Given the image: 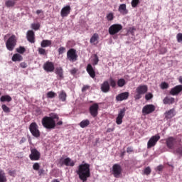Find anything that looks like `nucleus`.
I'll list each match as a JSON object with an SVG mask.
<instances>
[{
	"mask_svg": "<svg viewBox=\"0 0 182 182\" xmlns=\"http://www.w3.org/2000/svg\"><path fill=\"white\" fill-rule=\"evenodd\" d=\"M176 153H178V154H180L181 156H182V146L178 147L176 149Z\"/></svg>",
	"mask_w": 182,
	"mask_h": 182,
	"instance_id": "4d7b16f0",
	"label": "nucleus"
},
{
	"mask_svg": "<svg viewBox=\"0 0 182 182\" xmlns=\"http://www.w3.org/2000/svg\"><path fill=\"white\" fill-rule=\"evenodd\" d=\"M127 153H133V148H132V147H128V148L127 149Z\"/></svg>",
	"mask_w": 182,
	"mask_h": 182,
	"instance_id": "680f3d73",
	"label": "nucleus"
},
{
	"mask_svg": "<svg viewBox=\"0 0 182 182\" xmlns=\"http://www.w3.org/2000/svg\"><path fill=\"white\" fill-rule=\"evenodd\" d=\"M122 166L119 164H115L112 166V174L116 178H119L122 176Z\"/></svg>",
	"mask_w": 182,
	"mask_h": 182,
	"instance_id": "1a4fd4ad",
	"label": "nucleus"
},
{
	"mask_svg": "<svg viewBox=\"0 0 182 182\" xmlns=\"http://www.w3.org/2000/svg\"><path fill=\"white\" fill-rule=\"evenodd\" d=\"M65 50H66V48L65 47H60L58 48L59 55H63V53H65Z\"/></svg>",
	"mask_w": 182,
	"mask_h": 182,
	"instance_id": "603ef678",
	"label": "nucleus"
},
{
	"mask_svg": "<svg viewBox=\"0 0 182 182\" xmlns=\"http://www.w3.org/2000/svg\"><path fill=\"white\" fill-rule=\"evenodd\" d=\"M98 41H99V34L95 33L91 37L90 42V43H92L93 45H97L99 43Z\"/></svg>",
	"mask_w": 182,
	"mask_h": 182,
	"instance_id": "cd10ccee",
	"label": "nucleus"
},
{
	"mask_svg": "<svg viewBox=\"0 0 182 182\" xmlns=\"http://www.w3.org/2000/svg\"><path fill=\"white\" fill-rule=\"evenodd\" d=\"M20 66L22 68V69H26V68H28V63L26 62H22L20 63Z\"/></svg>",
	"mask_w": 182,
	"mask_h": 182,
	"instance_id": "864d4df0",
	"label": "nucleus"
},
{
	"mask_svg": "<svg viewBox=\"0 0 182 182\" xmlns=\"http://www.w3.org/2000/svg\"><path fill=\"white\" fill-rule=\"evenodd\" d=\"M52 45V41L50 40H43L41 43V48H48Z\"/></svg>",
	"mask_w": 182,
	"mask_h": 182,
	"instance_id": "7c9ffc66",
	"label": "nucleus"
},
{
	"mask_svg": "<svg viewBox=\"0 0 182 182\" xmlns=\"http://www.w3.org/2000/svg\"><path fill=\"white\" fill-rule=\"evenodd\" d=\"M77 68H73L72 70H70V73L72 75H76V73H77Z\"/></svg>",
	"mask_w": 182,
	"mask_h": 182,
	"instance_id": "6e6d98bb",
	"label": "nucleus"
},
{
	"mask_svg": "<svg viewBox=\"0 0 182 182\" xmlns=\"http://www.w3.org/2000/svg\"><path fill=\"white\" fill-rule=\"evenodd\" d=\"M124 85H126V80H124L123 78H120L118 80L117 86L119 87H123V86H124Z\"/></svg>",
	"mask_w": 182,
	"mask_h": 182,
	"instance_id": "f704fd0d",
	"label": "nucleus"
},
{
	"mask_svg": "<svg viewBox=\"0 0 182 182\" xmlns=\"http://www.w3.org/2000/svg\"><path fill=\"white\" fill-rule=\"evenodd\" d=\"M0 182H6V175L2 169H0Z\"/></svg>",
	"mask_w": 182,
	"mask_h": 182,
	"instance_id": "473e14b6",
	"label": "nucleus"
},
{
	"mask_svg": "<svg viewBox=\"0 0 182 182\" xmlns=\"http://www.w3.org/2000/svg\"><path fill=\"white\" fill-rule=\"evenodd\" d=\"M89 112L92 117H96L99 114V104H92L89 108Z\"/></svg>",
	"mask_w": 182,
	"mask_h": 182,
	"instance_id": "f8f14e48",
	"label": "nucleus"
},
{
	"mask_svg": "<svg viewBox=\"0 0 182 182\" xmlns=\"http://www.w3.org/2000/svg\"><path fill=\"white\" fill-rule=\"evenodd\" d=\"M36 14L37 15H39V14H42V10H37Z\"/></svg>",
	"mask_w": 182,
	"mask_h": 182,
	"instance_id": "338daca9",
	"label": "nucleus"
},
{
	"mask_svg": "<svg viewBox=\"0 0 182 182\" xmlns=\"http://www.w3.org/2000/svg\"><path fill=\"white\" fill-rule=\"evenodd\" d=\"M149 90L147 85H139L136 88L134 98L135 100H140L143 97V95H146Z\"/></svg>",
	"mask_w": 182,
	"mask_h": 182,
	"instance_id": "7ed1b4c3",
	"label": "nucleus"
},
{
	"mask_svg": "<svg viewBox=\"0 0 182 182\" xmlns=\"http://www.w3.org/2000/svg\"><path fill=\"white\" fill-rule=\"evenodd\" d=\"M71 9L70 6H64L60 11V16L62 18H66V16L70 14Z\"/></svg>",
	"mask_w": 182,
	"mask_h": 182,
	"instance_id": "412c9836",
	"label": "nucleus"
},
{
	"mask_svg": "<svg viewBox=\"0 0 182 182\" xmlns=\"http://www.w3.org/2000/svg\"><path fill=\"white\" fill-rule=\"evenodd\" d=\"M57 96H58V95L56 94V92H55L53 91H50L47 93L48 99H53L54 97H56Z\"/></svg>",
	"mask_w": 182,
	"mask_h": 182,
	"instance_id": "c9c22d12",
	"label": "nucleus"
},
{
	"mask_svg": "<svg viewBox=\"0 0 182 182\" xmlns=\"http://www.w3.org/2000/svg\"><path fill=\"white\" fill-rule=\"evenodd\" d=\"M67 97H68V94H66V92H65V90H61L60 92H58V99L60 102H66Z\"/></svg>",
	"mask_w": 182,
	"mask_h": 182,
	"instance_id": "a878e982",
	"label": "nucleus"
},
{
	"mask_svg": "<svg viewBox=\"0 0 182 182\" xmlns=\"http://www.w3.org/2000/svg\"><path fill=\"white\" fill-rule=\"evenodd\" d=\"M44 171H45L43 169H38V174L41 176V174H43Z\"/></svg>",
	"mask_w": 182,
	"mask_h": 182,
	"instance_id": "0e129e2a",
	"label": "nucleus"
},
{
	"mask_svg": "<svg viewBox=\"0 0 182 182\" xmlns=\"http://www.w3.org/2000/svg\"><path fill=\"white\" fill-rule=\"evenodd\" d=\"M176 39L179 43H182V33H179L176 36Z\"/></svg>",
	"mask_w": 182,
	"mask_h": 182,
	"instance_id": "a18cd8bd",
	"label": "nucleus"
},
{
	"mask_svg": "<svg viewBox=\"0 0 182 182\" xmlns=\"http://www.w3.org/2000/svg\"><path fill=\"white\" fill-rule=\"evenodd\" d=\"M55 73L57 75L58 80H63L65 76L63 75V68L62 67H57L55 69Z\"/></svg>",
	"mask_w": 182,
	"mask_h": 182,
	"instance_id": "a211bd4d",
	"label": "nucleus"
},
{
	"mask_svg": "<svg viewBox=\"0 0 182 182\" xmlns=\"http://www.w3.org/2000/svg\"><path fill=\"white\" fill-rule=\"evenodd\" d=\"M43 68L47 73H52L55 71V64L50 61H46Z\"/></svg>",
	"mask_w": 182,
	"mask_h": 182,
	"instance_id": "ddd939ff",
	"label": "nucleus"
},
{
	"mask_svg": "<svg viewBox=\"0 0 182 182\" xmlns=\"http://www.w3.org/2000/svg\"><path fill=\"white\" fill-rule=\"evenodd\" d=\"M100 89L101 92L103 93H109V92H110V84L109 83V81H104L103 83L101 84Z\"/></svg>",
	"mask_w": 182,
	"mask_h": 182,
	"instance_id": "f3484780",
	"label": "nucleus"
},
{
	"mask_svg": "<svg viewBox=\"0 0 182 182\" xmlns=\"http://www.w3.org/2000/svg\"><path fill=\"white\" fill-rule=\"evenodd\" d=\"M176 102L174 97H165L163 100L164 105H173Z\"/></svg>",
	"mask_w": 182,
	"mask_h": 182,
	"instance_id": "bb28decb",
	"label": "nucleus"
},
{
	"mask_svg": "<svg viewBox=\"0 0 182 182\" xmlns=\"http://www.w3.org/2000/svg\"><path fill=\"white\" fill-rule=\"evenodd\" d=\"M160 140V135L156 134L150 138L147 143L148 149H151V147H154L156 144H157V141Z\"/></svg>",
	"mask_w": 182,
	"mask_h": 182,
	"instance_id": "9d476101",
	"label": "nucleus"
},
{
	"mask_svg": "<svg viewBox=\"0 0 182 182\" xmlns=\"http://www.w3.org/2000/svg\"><path fill=\"white\" fill-rule=\"evenodd\" d=\"M11 36V34L10 33H7L6 35L4 36V41L5 39H6V38Z\"/></svg>",
	"mask_w": 182,
	"mask_h": 182,
	"instance_id": "69168bd1",
	"label": "nucleus"
},
{
	"mask_svg": "<svg viewBox=\"0 0 182 182\" xmlns=\"http://www.w3.org/2000/svg\"><path fill=\"white\" fill-rule=\"evenodd\" d=\"M61 164H64V166L73 167L75 166V161H72L70 158H66L62 161V159H60Z\"/></svg>",
	"mask_w": 182,
	"mask_h": 182,
	"instance_id": "b1692460",
	"label": "nucleus"
},
{
	"mask_svg": "<svg viewBox=\"0 0 182 182\" xmlns=\"http://www.w3.org/2000/svg\"><path fill=\"white\" fill-rule=\"evenodd\" d=\"M25 48L24 47H22V46H20L18 48H17V52L18 53H25Z\"/></svg>",
	"mask_w": 182,
	"mask_h": 182,
	"instance_id": "49530a36",
	"label": "nucleus"
},
{
	"mask_svg": "<svg viewBox=\"0 0 182 182\" xmlns=\"http://www.w3.org/2000/svg\"><path fill=\"white\" fill-rule=\"evenodd\" d=\"M38 53L39 55H46V50L42 48H38Z\"/></svg>",
	"mask_w": 182,
	"mask_h": 182,
	"instance_id": "09e8293b",
	"label": "nucleus"
},
{
	"mask_svg": "<svg viewBox=\"0 0 182 182\" xmlns=\"http://www.w3.org/2000/svg\"><path fill=\"white\" fill-rule=\"evenodd\" d=\"M16 36L12 35L10 36L6 42V48L10 52H12L16 46Z\"/></svg>",
	"mask_w": 182,
	"mask_h": 182,
	"instance_id": "20e7f679",
	"label": "nucleus"
},
{
	"mask_svg": "<svg viewBox=\"0 0 182 182\" xmlns=\"http://www.w3.org/2000/svg\"><path fill=\"white\" fill-rule=\"evenodd\" d=\"M109 86H111V87H112V89H114L116 87L117 85V82L116 80L114 79H113L112 77L109 78Z\"/></svg>",
	"mask_w": 182,
	"mask_h": 182,
	"instance_id": "e433bc0d",
	"label": "nucleus"
},
{
	"mask_svg": "<svg viewBox=\"0 0 182 182\" xmlns=\"http://www.w3.org/2000/svg\"><path fill=\"white\" fill-rule=\"evenodd\" d=\"M90 124V121L89 119H83L80 122L79 126L82 129H85V127H87Z\"/></svg>",
	"mask_w": 182,
	"mask_h": 182,
	"instance_id": "c756f323",
	"label": "nucleus"
},
{
	"mask_svg": "<svg viewBox=\"0 0 182 182\" xmlns=\"http://www.w3.org/2000/svg\"><path fill=\"white\" fill-rule=\"evenodd\" d=\"M122 29H123V26H122V24L115 23L110 26L108 29V32L109 35L113 36L119 33Z\"/></svg>",
	"mask_w": 182,
	"mask_h": 182,
	"instance_id": "423d86ee",
	"label": "nucleus"
},
{
	"mask_svg": "<svg viewBox=\"0 0 182 182\" xmlns=\"http://www.w3.org/2000/svg\"><path fill=\"white\" fill-rule=\"evenodd\" d=\"M86 70L88 75H90V77H92V79H95V77H96V72L95 71V69H93V66H92V64H88L87 65Z\"/></svg>",
	"mask_w": 182,
	"mask_h": 182,
	"instance_id": "4be33fe9",
	"label": "nucleus"
},
{
	"mask_svg": "<svg viewBox=\"0 0 182 182\" xmlns=\"http://www.w3.org/2000/svg\"><path fill=\"white\" fill-rule=\"evenodd\" d=\"M77 53H76V50L75 48H70L67 52V59L70 60V62H76L77 60Z\"/></svg>",
	"mask_w": 182,
	"mask_h": 182,
	"instance_id": "6e6552de",
	"label": "nucleus"
},
{
	"mask_svg": "<svg viewBox=\"0 0 182 182\" xmlns=\"http://www.w3.org/2000/svg\"><path fill=\"white\" fill-rule=\"evenodd\" d=\"M90 89V86L89 85H84L83 87L82 88V92H86V90H89Z\"/></svg>",
	"mask_w": 182,
	"mask_h": 182,
	"instance_id": "5fc2aeb1",
	"label": "nucleus"
},
{
	"mask_svg": "<svg viewBox=\"0 0 182 182\" xmlns=\"http://www.w3.org/2000/svg\"><path fill=\"white\" fill-rule=\"evenodd\" d=\"M107 21H113V19H114V15L113 14V13H109L107 14Z\"/></svg>",
	"mask_w": 182,
	"mask_h": 182,
	"instance_id": "37998d69",
	"label": "nucleus"
},
{
	"mask_svg": "<svg viewBox=\"0 0 182 182\" xmlns=\"http://www.w3.org/2000/svg\"><path fill=\"white\" fill-rule=\"evenodd\" d=\"M166 141L168 149H173V147H174V144H176V139L173 136H169L166 139Z\"/></svg>",
	"mask_w": 182,
	"mask_h": 182,
	"instance_id": "5701e85b",
	"label": "nucleus"
},
{
	"mask_svg": "<svg viewBox=\"0 0 182 182\" xmlns=\"http://www.w3.org/2000/svg\"><path fill=\"white\" fill-rule=\"evenodd\" d=\"M25 141H26V138L22 137L21 139L19 141V144H23V143H25Z\"/></svg>",
	"mask_w": 182,
	"mask_h": 182,
	"instance_id": "bf43d9fd",
	"label": "nucleus"
},
{
	"mask_svg": "<svg viewBox=\"0 0 182 182\" xmlns=\"http://www.w3.org/2000/svg\"><path fill=\"white\" fill-rule=\"evenodd\" d=\"M0 102H8L9 103V102H12V97L9 95H3L0 97Z\"/></svg>",
	"mask_w": 182,
	"mask_h": 182,
	"instance_id": "2f4dec72",
	"label": "nucleus"
},
{
	"mask_svg": "<svg viewBox=\"0 0 182 182\" xmlns=\"http://www.w3.org/2000/svg\"><path fill=\"white\" fill-rule=\"evenodd\" d=\"M1 109L4 113H11V109L6 105H2Z\"/></svg>",
	"mask_w": 182,
	"mask_h": 182,
	"instance_id": "4c0bfd02",
	"label": "nucleus"
},
{
	"mask_svg": "<svg viewBox=\"0 0 182 182\" xmlns=\"http://www.w3.org/2000/svg\"><path fill=\"white\" fill-rule=\"evenodd\" d=\"M33 170H36V171H39V168H41V165H39L38 163H35L33 165Z\"/></svg>",
	"mask_w": 182,
	"mask_h": 182,
	"instance_id": "c03bdc74",
	"label": "nucleus"
},
{
	"mask_svg": "<svg viewBox=\"0 0 182 182\" xmlns=\"http://www.w3.org/2000/svg\"><path fill=\"white\" fill-rule=\"evenodd\" d=\"M9 176H11V177H15V176H16V171L9 169Z\"/></svg>",
	"mask_w": 182,
	"mask_h": 182,
	"instance_id": "de8ad7c7",
	"label": "nucleus"
},
{
	"mask_svg": "<svg viewBox=\"0 0 182 182\" xmlns=\"http://www.w3.org/2000/svg\"><path fill=\"white\" fill-rule=\"evenodd\" d=\"M129 96H130V93L129 92H122L116 96V100L117 102H123V100H127L129 99Z\"/></svg>",
	"mask_w": 182,
	"mask_h": 182,
	"instance_id": "2eb2a0df",
	"label": "nucleus"
},
{
	"mask_svg": "<svg viewBox=\"0 0 182 182\" xmlns=\"http://www.w3.org/2000/svg\"><path fill=\"white\" fill-rule=\"evenodd\" d=\"M164 168V166L163 165H159L156 168L158 171H161Z\"/></svg>",
	"mask_w": 182,
	"mask_h": 182,
	"instance_id": "13d9d810",
	"label": "nucleus"
},
{
	"mask_svg": "<svg viewBox=\"0 0 182 182\" xmlns=\"http://www.w3.org/2000/svg\"><path fill=\"white\" fill-rule=\"evenodd\" d=\"M112 132H114V128H108L107 129V133H112Z\"/></svg>",
	"mask_w": 182,
	"mask_h": 182,
	"instance_id": "052dcab7",
	"label": "nucleus"
},
{
	"mask_svg": "<svg viewBox=\"0 0 182 182\" xmlns=\"http://www.w3.org/2000/svg\"><path fill=\"white\" fill-rule=\"evenodd\" d=\"M15 1L13 0H7L5 2V5L7 8H14L15 6Z\"/></svg>",
	"mask_w": 182,
	"mask_h": 182,
	"instance_id": "72a5a7b5",
	"label": "nucleus"
},
{
	"mask_svg": "<svg viewBox=\"0 0 182 182\" xmlns=\"http://www.w3.org/2000/svg\"><path fill=\"white\" fill-rule=\"evenodd\" d=\"M29 130L33 137H40L41 132L39 131V127L36 122H32L29 126Z\"/></svg>",
	"mask_w": 182,
	"mask_h": 182,
	"instance_id": "39448f33",
	"label": "nucleus"
},
{
	"mask_svg": "<svg viewBox=\"0 0 182 182\" xmlns=\"http://www.w3.org/2000/svg\"><path fill=\"white\" fill-rule=\"evenodd\" d=\"M145 99H146V100H150L153 99V94L149 92L148 94H146L145 95Z\"/></svg>",
	"mask_w": 182,
	"mask_h": 182,
	"instance_id": "8fccbe9b",
	"label": "nucleus"
},
{
	"mask_svg": "<svg viewBox=\"0 0 182 182\" xmlns=\"http://www.w3.org/2000/svg\"><path fill=\"white\" fill-rule=\"evenodd\" d=\"M156 110V107L153 105H146L142 108V114L144 116L147 114H150V113H153Z\"/></svg>",
	"mask_w": 182,
	"mask_h": 182,
	"instance_id": "9b49d317",
	"label": "nucleus"
},
{
	"mask_svg": "<svg viewBox=\"0 0 182 182\" xmlns=\"http://www.w3.org/2000/svg\"><path fill=\"white\" fill-rule=\"evenodd\" d=\"M165 119L166 120H170V119H173L174 116H176V109L174 108L169 109L168 111H166L164 113Z\"/></svg>",
	"mask_w": 182,
	"mask_h": 182,
	"instance_id": "aec40b11",
	"label": "nucleus"
},
{
	"mask_svg": "<svg viewBox=\"0 0 182 182\" xmlns=\"http://www.w3.org/2000/svg\"><path fill=\"white\" fill-rule=\"evenodd\" d=\"M59 120V115L56 113L50 114V117L46 116L42 120L41 123L45 129L52 130L56 127V121Z\"/></svg>",
	"mask_w": 182,
	"mask_h": 182,
	"instance_id": "f257e3e1",
	"label": "nucleus"
},
{
	"mask_svg": "<svg viewBox=\"0 0 182 182\" xmlns=\"http://www.w3.org/2000/svg\"><path fill=\"white\" fill-rule=\"evenodd\" d=\"M92 62H93L92 65L94 66H95V65H97V63H99V57L96 54H95V55H94V58L92 60Z\"/></svg>",
	"mask_w": 182,
	"mask_h": 182,
	"instance_id": "79ce46f5",
	"label": "nucleus"
},
{
	"mask_svg": "<svg viewBox=\"0 0 182 182\" xmlns=\"http://www.w3.org/2000/svg\"><path fill=\"white\" fill-rule=\"evenodd\" d=\"M143 173L145 176H149V174H151V168H150V166H147L146 168H145L143 171Z\"/></svg>",
	"mask_w": 182,
	"mask_h": 182,
	"instance_id": "58836bf2",
	"label": "nucleus"
},
{
	"mask_svg": "<svg viewBox=\"0 0 182 182\" xmlns=\"http://www.w3.org/2000/svg\"><path fill=\"white\" fill-rule=\"evenodd\" d=\"M161 89H168V84L167 82H162L161 84Z\"/></svg>",
	"mask_w": 182,
	"mask_h": 182,
	"instance_id": "3c124183",
	"label": "nucleus"
},
{
	"mask_svg": "<svg viewBox=\"0 0 182 182\" xmlns=\"http://www.w3.org/2000/svg\"><path fill=\"white\" fill-rule=\"evenodd\" d=\"M77 174L81 181H87V178L90 177V164L85 163L79 165Z\"/></svg>",
	"mask_w": 182,
	"mask_h": 182,
	"instance_id": "f03ea898",
	"label": "nucleus"
},
{
	"mask_svg": "<svg viewBox=\"0 0 182 182\" xmlns=\"http://www.w3.org/2000/svg\"><path fill=\"white\" fill-rule=\"evenodd\" d=\"M182 92V85H176L174 87L171 88L169 93L171 96H177L178 94L181 93Z\"/></svg>",
	"mask_w": 182,
	"mask_h": 182,
	"instance_id": "dca6fc26",
	"label": "nucleus"
},
{
	"mask_svg": "<svg viewBox=\"0 0 182 182\" xmlns=\"http://www.w3.org/2000/svg\"><path fill=\"white\" fill-rule=\"evenodd\" d=\"M179 82H180V83H182V78L179 79Z\"/></svg>",
	"mask_w": 182,
	"mask_h": 182,
	"instance_id": "774afa93",
	"label": "nucleus"
},
{
	"mask_svg": "<svg viewBox=\"0 0 182 182\" xmlns=\"http://www.w3.org/2000/svg\"><path fill=\"white\" fill-rule=\"evenodd\" d=\"M63 124V122L62 121H58L57 123H55V126H62Z\"/></svg>",
	"mask_w": 182,
	"mask_h": 182,
	"instance_id": "e2e57ef3",
	"label": "nucleus"
},
{
	"mask_svg": "<svg viewBox=\"0 0 182 182\" xmlns=\"http://www.w3.org/2000/svg\"><path fill=\"white\" fill-rule=\"evenodd\" d=\"M118 11L122 15H127V14H129V10H127V6L124 4L119 5Z\"/></svg>",
	"mask_w": 182,
	"mask_h": 182,
	"instance_id": "393cba45",
	"label": "nucleus"
},
{
	"mask_svg": "<svg viewBox=\"0 0 182 182\" xmlns=\"http://www.w3.org/2000/svg\"><path fill=\"white\" fill-rule=\"evenodd\" d=\"M126 114V108H123L120 109L119 112L118 113V116L116 119L117 124H122L123 123V117H124Z\"/></svg>",
	"mask_w": 182,
	"mask_h": 182,
	"instance_id": "4468645a",
	"label": "nucleus"
},
{
	"mask_svg": "<svg viewBox=\"0 0 182 182\" xmlns=\"http://www.w3.org/2000/svg\"><path fill=\"white\" fill-rule=\"evenodd\" d=\"M29 159L31 161H38V160H41V152L35 148L31 149Z\"/></svg>",
	"mask_w": 182,
	"mask_h": 182,
	"instance_id": "0eeeda50",
	"label": "nucleus"
},
{
	"mask_svg": "<svg viewBox=\"0 0 182 182\" xmlns=\"http://www.w3.org/2000/svg\"><path fill=\"white\" fill-rule=\"evenodd\" d=\"M26 39L30 43H35V32L29 30L26 33Z\"/></svg>",
	"mask_w": 182,
	"mask_h": 182,
	"instance_id": "6ab92c4d",
	"label": "nucleus"
},
{
	"mask_svg": "<svg viewBox=\"0 0 182 182\" xmlns=\"http://www.w3.org/2000/svg\"><path fill=\"white\" fill-rule=\"evenodd\" d=\"M39 28H41V24H39L38 23L31 24V28L33 29L34 31L39 30Z\"/></svg>",
	"mask_w": 182,
	"mask_h": 182,
	"instance_id": "a19ab883",
	"label": "nucleus"
},
{
	"mask_svg": "<svg viewBox=\"0 0 182 182\" xmlns=\"http://www.w3.org/2000/svg\"><path fill=\"white\" fill-rule=\"evenodd\" d=\"M140 4V0H132L131 5L132 8H136L137 5Z\"/></svg>",
	"mask_w": 182,
	"mask_h": 182,
	"instance_id": "ea45409f",
	"label": "nucleus"
},
{
	"mask_svg": "<svg viewBox=\"0 0 182 182\" xmlns=\"http://www.w3.org/2000/svg\"><path fill=\"white\" fill-rule=\"evenodd\" d=\"M11 60L13 62H22V60H23V57L20 54L16 53L12 56Z\"/></svg>",
	"mask_w": 182,
	"mask_h": 182,
	"instance_id": "c85d7f7f",
	"label": "nucleus"
}]
</instances>
